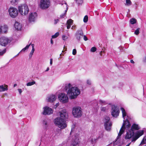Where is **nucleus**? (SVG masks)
Returning a JSON list of instances; mask_svg holds the SVG:
<instances>
[{
    "mask_svg": "<svg viewBox=\"0 0 146 146\" xmlns=\"http://www.w3.org/2000/svg\"><path fill=\"white\" fill-rule=\"evenodd\" d=\"M121 110L122 113V117L124 119L123 122L118 134L117 137L118 138L120 137L123 133L125 130H126L127 133L125 138L126 139H130L133 136L134 132L129 129L131 125L127 118L126 117L127 113L125 110L123 108H121Z\"/></svg>",
    "mask_w": 146,
    "mask_h": 146,
    "instance_id": "obj_1",
    "label": "nucleus"
},
{
    "mask_svg": "<svg viewBox=\"0 0 146 146\" xmlns=\"http://www.w3.org/2000/svg\"><path fill=\"white\" fill-rule=\"evenodd\" d=\"M65 89L66 90L68 89L67 94L72 99L76 98L80 93V91L77 87H72L70 84H66Z\"/></svg>",
    "mask_w": 146,
    "mask_h": 146,
    "instance_id": "obj_2",
    "label": "nucleus"
},
{
    "mask_svg": "<svg viewBox=\"0 0 146 146\" xmlns=\"http://www.w3.org/2000/svg\"><path fill=\"white\" fill-rule=\"evenodd\" d=\"M54 122L56 125L61 129H64L67 127V124L64 119L61 117L56 118L54 119Z\"/></svg>",
    "mask_w": 146,
    "mask_h": 146,
    "instance_id": "obj_3",
    "label": "nucleus"
},
{
    "mask_svg": "<svg viewBox=\"0 0 146 146\" xmlns=\"http://www.w3.org/2000/svg\"><path fill=\"white\" fill-rule=\"evenodd\" d=\"M18 9L19 12L22 15H26L29 12L28 7L25 4L23 6L21 5L19 6Z\"/></svg>",
    "mask_w": 146,
    "mask_h": 146,
    "instance_id": "obj_4",
    "label": "nucleus"
},
{
    "mask_svg": "<svg viewBox=\"0 0 146 146\" xmlns=\"http://www.w3.org/2000/svg\"><path fill=\"white\" fill-rule=\"evenodd\" d=\"M50 1L49 0H40V6L42 9H46L50 6Z\"/></svg>",
    "mask_w": 146,
    "mask_h": 146,
    "instance_id": "obj_5",
    "label": "nucleus"
},
{
    "mask_svg": "<svg viewBox=\"0 0 146 146\" xmlns=\"http://www.w3.org/2000/svg\"><path fill=\"white\" fill-rule=\"evenodd\" d=\"M72 112L73 115L75 117H80L82 114V109L79 107L73 108Z\"/></svg>",
    "mask_w": 146,
    "mask_h": 146,
    "instance_id": "obj_6",
    "label": "nucleus"
},
{
    "mask_svg": "<svg viewBox=\"0 0 146 146\" xmlns=\"http://www.w3.org/2000/svg\"><path fill=\"white\" fill-rule=\"evenodd\" d=\"M58 98L60 102L63 104L67 103L68 102V98L66 94L61 93L58 96Z\"/></svg>",
    "mask_w": 146,
    "mask_h": 146,
    "instance_id": "obj_7",
    "label": "nucleus"
},
{
    "mask_svg": "<svg viewBox=\"0 0 146 146\" xmlns=\"http://www.w3.org/2000/svg\"><path fill=\"white\" fill-rule=\"evenodd\" d=\"M111 110V115L113 117H116L119 115V109L116 106L112 105Z\"/></svg>",
    "mask_w": 146,
    "mask_h": 146,
    "instance_id": "obj_8",
    "label": "nucleus"
},
{
    "mask_svg": "<svg viewBox=\"0 0 146 146\" xmlns=\"http://www.w3.org/2000/svg\"><path fill=\"white\" fill-rule=\"evenodd\" d=\"M9 12L10 16L13 18L17 17L18 13L17 9L13 7L10 8L9 9Z\"/></svg>",
    "mask_w": 146,
    "mask_h": 146,
    "instance_id": "obj_9",
    "label": "nucleus"
},
{
    "mask_svg": "<svg viewBox=\"0 0 146 146\" xmlns=\"http://www.w3.org/2000/svg\"><path fill=\"white\" fill-rule=\"evenodd\" d=\"M100 137V136L97 137L94 135L92 136L88 139V143L90 144L91 146H94Z\"/></svg>",
    "mask_w": 146,
    "mask_h": 146,
    "instance_id": "obj_10",
    "label": "nucleus"
},
{
    "mask_svg": "<svg viewBox=\"0 0 146 146\" xmlns=\"http://www.w3.org/2000/svg\"><path fill=\"white\" fill-rule=\"evenodd\" d=\"M10 42V40L7 37L3 36L0 38V44L2 46H5Z\"/></svg>",
    "mask_w": 146,
    "mask_h": 146,
    "instance_id": "obj_11",
    "label": "nucleus"
},
{
    "mask_svg": "<svg viewBox=\"0 0 146 146\" xmlns=\"http://www.w3.org/2000/svg\"><path fill=\"white\" fill-rule=\"evenodd\" d=\"M60 115L61 118L64 119L67 118L68 113L65 109H62L60 110L59 111Z\"/></svg>",
    "mask_w": 146,
    "mask_h": 146,
    "instance_id": "obj_12",
    "label": "nucleus"
},
{
    "mask_svg": "<svg viewBox=\"0 0 146 146\" xmlns=\"http://www.w3.org/2000/svg\"><path fill=\"white\" fill-rule=\"evenodd\" d=\"M79 143L78 135L76 134L72 140V144L73 146H78Z\"/></svg>",
    "mask_w": 146,
    "mask_h": 146,
    "instance_id": "obj_13",
    "label": "nucleus"
},
{
    "mask_svg": "<svg viewBox=\"0 0 146 146\" xmlns=\"http://www.w3.org/2000/svg\"><path fill=\"white\" fill-rule=\"evenodd\" d=\"M44 111L42 113L44 115H50L52 113L53 111L52 109L47 106L43 108Z\"/></svg>",
    "mask_w": 146,
    "mask_h": 146,
    "instance_id": "obj_14",
    "label": "nucleus"
},
{
    "mask_svg": "<svg viewBox=\"0 0 146 146\" xmlns=\"http://www.w3.org/2000/svg\"><path fill=\"white\" fill-rule=\"evenodd\" d=\"M76 39L78 41H80V38L83 36V33L81 30L77 31L75 35Z\"/></svg>",
    "mask_w": 146,
    "mask_h": 146,
    "instance_id": "obj_15",
    "label": "nucleus"
},
{
    "mask_svg": "<svg viewBox=\"0 0 146 146\" xmlns=\"http://www.w3.org/2000/svg\"><path fill=\"white\" fill-rule=\"evenodd\" d=\"M37 16V14L36 13H31L29 17V20L30 22H34Z\"/></svg>",
    "mask_w": 146,
    "mask_h": 146,
    "instance_id": "obj_16",
    "label": "nucleus"
},
{
    "mask_svg": "<svg viewBox=\"0 0 146 146\" xmlns=\"http://www.w3.org/2000/svg\"><path fill=\"white\" fill-rule=\"evenodd\" d=\"M56 95L51 94L48 96L47 99L48 102H53L56 100Z\"/></svg>",
    "mask_w": 146,
    "mask_h": 146,
    "instance_id": "obj_17",
    "label": "nucleus"
},
{
    "mask_svg": "<svg viewBox=\"0 0 146 146\" xmlns=\"http://www.w3.org/2000/svg\"><path fill=\"white\" fill-rule=\"evenodd\" d=\"M143 133L144 131L143 130H140L138 131L136 133L135 139H133L132 141H135L139 137L142 135L143 134Z\"/></svg>",
    "mask_w": 146,
    "mask_h": 146,
    "instance_id": "obj_18",
    "label": "nucleus"
},
{
    "mask_svg": "<svg viewBox=\"0 0 146 146\" xmlns=\"http://www.w3.org/2000/svg\"><path fill=\"white\" fill-rule=\"evenodd\" d=\"M140 129V127L138 124L135 123H133L130 128L129 129L130 130L133 131L134 132L135 130H137Z\"/></svg>",
    "mask_w": 146,
    "mask_h": 146,
    "instance_id": "obj_19",
    "label": "nucleus"
},
{
    "mask_svg": "<svg viewBox=\"0 0 146 146\" xmlns=\"http://www.w3.org/2000/svg\"><path fill=\"white\" fill-rule=\"evenodd\" d=\"M8 90V86L5 84L0 85V92H4Z\"/></svg>",
    "mask_w": 146,
    "mask_h": 146,
    "instance_id": "obj_20",
    "label": "nucleus"
},
{
    "mask_svg": "<svg viewBox=\"0 0 146 146\" xmlns=\"http://www.w3.org/2000/svg\"><path fill=\"white\" fill-rule=\"evenodd\" d=\"M105 129L107 131H109L111 129L112 123L111 122H110V123H106L104 124Z\"/></svg>",
    "mask_w": 146,
    "mask_h": 146,
    "instance_id": "obj_21",
    "label": "nucleus"
},
{
    "mask_svg": "<svg viewBox=\"0 0 146 146\" xmlns=\"http://www.w3.org/2000/svg\"><path fill=\"white\" fill-rule=\"evenodd\" d=\"M31 45L32 47V48L29 54V56L30 58H31L32 57V56L34 52L35 51V48H34L35 45H34V44H31Z\"/></svg>",
    "mask_w": 146,
    "mask_h": 146,
    "instance_id": "obj_22",
    "label": "nucleus"
},
{
    "mask_svg": "<svg viewBox=\"0 0 146 146\" xmlns=\"http://www.w3.org/2000/svg\"><path fill=\"white\" fill-rule=\"evenodd\" d=\"M73 24V21L71 19L68 20L67 21V27H70Z\"/></svg>",
    "mask_w": 146,
    "mask_h": 146,
    "instance_id": "obj_23",
    "label": "nucleus"
},
{
    "mask_svg": "<svg viewBox=\"0 0 146 146\" xmlns=\"http://www.w3.org/2000/svg\"><path fill=\"white\" fill-rule=\"evenodd\" d=\"M110 118L109 117L106 116L104 119V124H105V123H110Z\"/></svg>",
    "mask_w": 146,
    "mask_h": 146,
    "instance_id": "obj_24",
    "label": "nucleus"
},
{
    "mask_svg": "<svg viewBox=\"0 0 146 146\" xmlns=\"http://www.w3.org/2000/svg\"><path fill=\"white\" fill-rule=\"evenodd\" d=\"M8 28H0V33H7Z\"/></svg>",
    "mask_w": 146,
    "mask_h": 146,
    "instance_id": "obj_25",
    "label": "nucleus"
},
{
    "mask_svg": "<svg viewBox=\"0 0 146 146\" xmlns=\"http://www.w3.org/2000/svg\"><path fill=\"white\" fill-rule=\"evenodd\" d=\"M120 137L118 138L117 137V140L115 141L113 143H111L109 145V146H110L112 144L113 146H120L119 145V143L117 141V140Z\"/></svg>",
    "mask_w": 146,
    "mask_h": 146,
    "instance_id": "obj_26",
    "label": "nucleus"
},
{
    "mask_svg": "<svg viewBox=\"0 0 146 146\" xmlns=\"http://www.w3.org/2000/svg\"><path fill=\"white\" fill-rule=\"evenodd\" d=\"M146 144V136H144L143 139L139 146Z\"/></svg>",
    "mask_w": 146,
    "mask_h": 146,
    "instance_id": "obj_27",
    "label": "nucleus"
},
{
    "mask_svg": "<svg viewBox=\"0 0 146 146\" xmlns=\"http://www.w3.org/2000/svg\"><path fill=\"white\" fill-rule=\"evenodd\" d=\"M14 27H22L21 25L20 24V23L17 21H16L14 25Z\"/></svg>",
    "mask_w": 146,
    "mask_h": 146,
    "instance_id": "obj_28",
    "label": "nucleus"
},
{
    "mask_svg": "<svg viewBox=\"0 0 146 146\" xmlns=\"http://www.w3.org/2000/svg\"><path fill=\"white\" fill-rule=\"evenodd\" d=\"M132 4V2L130 0H126L125 5L126 6H130Z\"/></svg>",
    "mask_w": 146,
    "mask_h": 146,
    "instance_id": "obj_29",
    "label": "nucleus"
},
{
    "mask_svg": "<svg viewBox=\"0 0 146 146\" xmlns=\"http://www.w3.org/2000/svg\"><path fill=\"white\" fill-rule=\"evenodd\" d=\"M19 0H11V4L13 5H15L18 3Z\"/></svg>",
    "mask_w": 146,
    "mask_h": 146,
    "instance_id": "obj_30",
    "label": "nucleus"
},
{
    "mask_svg": "<svg viewBox=\"0 0 146 146\" xmlns=\"http://www.w3.org/2000/svg\"><path fill=\"white\" fill-rule=\"evenodd\" d=\"M99 102L100 104L102 105H105L107 104V102L106 101L102 100H100Z\"/></svg>",
    "mask_w": 146,
    "mask_h": 146,
    "instance_id": "obj_31",
    "label": "nucleus"
},
{
    "mask_svg": "<svg viewBox=\"0 0 146 146\" xmlns=\"http://www.w3.org/2000/svg\"><path fill=\"white\" fill-rule=\"evenodd\" d=\"M35 84V81H33L31 82H29L27 83L26 85L27 86H32Z\"/></svg>",
    "mask_w": 146,
    "mask_h": 146,
    "instance_id": "obj_32",
    "label": "nucleus"
},
{
    "mask_svg": "<svg viewBox=\"0 0 146 146\" xmlns=\"http://www.w3.org/2000/svg\"><path fill=\"white\" fill-rule=\"evenodd\" d=\"M69 34H68L67 35H63L62 36V39L64 40H65L67 39L68 38V36H69Z\"/></svg>",
    "mask_w": 146,
    "mask_h": 146,
    "instance_id": "obj_33",
    "label": "nucleus"
},
{
    "mask_svg": "<svg viewBox=\"0 0 146 146\" xmlns=\"http://www.w3.org/2000/svg\"><path fill=\"white\" fill-rule=\"evenodd\" d=\"M109 109L108 107L106 106V107H102L101 108V110L102 111H105Z\"/></svg>",
    "mask_w": 146,
    "mask_h": 146,
    "instance_id": "obj_34",
    "label": "nucleus"
},
{
    "mask_svg": "<svg viewBox=\"0 0 146 146\" xmlns=\"http://www.w3.org/2000/svg\"><path fill=\"white\" fill-rule=\"evenodd\" d=\"M59 35V32H57L55 33L54 35H53L52 36V38H54L57 37Z\"/></svg>",
    "mask_w": 146,
    "mask_h": 146,
    "instance_id": "obj_35",
    "label": "nucleus"
},
{
    "mask_svg": "<svg viewBox=\"0 0 146 146\" xmlns=\"http://www.w3.org/2000/svg\"><path fill=\"white\" fill-rule=\"evenodd\" d=\"M136 22V20L134 18H132L130 20V22L131 24H133Z\"/></svg>",
    "mask_w": 146,
    "mask_h": 146,
    "instance_id": "obj_36",
    "label": "nucleus"
},
{
    "mask_svg": "<svg viewBox=\"0 0 146 146\" xmlns=\"http://www.w3.org/2000/svg\"><path fill=\"white\" fill-rule=\"evenodd\" d=\"M31 44H29L28 45H27L25 48H23L21 50L20 52H24L27 49L29 48V46L31 45Z\"/></svg>",
    "mask_w": 146,
    "mask_h": 146,
    "instance_id": "obj_37",
    "label": "nucleus"
},
{
    "mask_svg": "<svg viewBox=\"0 0 146 146\" xmlns=\"http://www.w3.org/2000/svg\"><path fill=\"white\" fill-rule=\"evenodd\" d=\"M75 1L78 5H81L83 2V0H75Z\"/></svg>",
    "mask_w": 146,
    "mask_h": 146,
    "instance_id": "obj_38",
    "label": "nucleus"
},
{
    "mask_svg": "<svg viewBox=\"0 0 146 146\" xmlns=\"http://www.w3.org/2000/svg\"><path fill=\"white\" fill-rule=\"evenodd\" d=\"M88 20V17L87 15L84 16L83 19L84 22V23H86Z\"/></svg>",
    "mask_w": 146,
    "mask_h": 146,
    "instance_id": "obj_39",
    "label": "nucleus"
},
{
    "mask_svg": "<svg viewBox=\"0 0 146 146\" xmlns=\"http://www.w3.org/2000/svg\"><path fill=\"white\" fill-rule=\"evenodd\" d=\"M139 30L140 28H137V29L135 31L134 34L137 35H138L139 33Z\"/></svg>",
    "mask_w": 146,
    "mask_h": 146,
    "instance_id": "obj_40",
    "label": "nucleus"
},
{
    "mask_svg": "<svg viewBox=\"0 0 146 146\" xmlns=\"http://www.w3.org/2000/svg\"><path fill=\"white\" fill-rule=\"evenodd\" d=\"M76 126V125L75 124H73V125H72V128H71V130L70 132V133L72 134V133L73 132V131H74V129L75 127Z\"/></svg>",
    "mask_w": 146,
    "mask_h": 146,
    "instance_id": "obj_41",
    "label": "nucleus"
},
{
    "mask_svg": "<svg viewBox=\"0 0 146 146\" xmlns=\"http://www.w3.org/2000/svg\"><path fill=\"white\" fill-rule=\"evenodd\" d=\"M96 50V47H93L92 48L90 49V51L92 52H94Z\"/></svg>",
    "mask_w": 146,
    "mask_h": 146,
    "instance_id": "obj_42",
    "label": "nucleus"
},
{
    "mask_svg": "<svg viewBox=\"0 0 146 146\" xmlns=\"http://www.w3.org/2000/svg\"><path fill=\"white\" fill-rule=\"evenodd\" d=\"M6 52V49H5L2 51H0V55H2Z\"/></svg>",
    "mask_w": 146,
    "mask_h": 146,
    "instance_id": "obj_43",
    "label": "nucleus"
},
{
    "mask_svg": "<svg viewBox=\"0 0 146 146\" xmlns=\"http://www.w3.org/2000/svg\"><path fill=\"white\" fill-rule=\"evenodd\" d=\"M76 53V50L75 49H73L72 51V54L75 55Z\"/></svg>",
    "mask_w": 146,
    "mask_h": 146,
    "instance_id": "obj_44",
    "label": "nucleus"
},
{
    "mask_svg": "<svg viewBox=\"0 0 146 146\" xmlns=\"http://www.w3.org/2000/svg\"><path fill=\"white\" fill-rule=\"evenodd\" d=\"M143 62L146 63V55L143 57Z\"/></svg>",
    "mask_w": 146,
    "mask_h": 146,
    "instance_id": "obj_45",
    "label": "nucleus"
},
{
    "mask_svg": "<svg viewBox=\"0 0 146 146\" xmlns=\"http://www.w3.org/2000/svg\"><path fill=\"white\" fill-rule=\"evenodd\" d=\"M66 15V14L64 13L60 15V17L61 18H64L65 17Z\"/></svg>",
    "mask_w": 146,
    "mask_h": 146,
    "instance_id": "obj_46",
    "label": "nucleus"
},
{
    "mask_svg": "<svg viewBox=\"0 0 146 146\" xmlns=\"http://www.w3.org/2000/svg\"><path fill=\"white\" fill-rule=\"evenodd\" d=\"M21 28H15V31H21Z\"/></svg>",
    "mask_w": 146,
    "mask_h": 146,
    "instance_id": "obj_47",
    "label": "nucleus"
},
{
    "mask_svg": "<svg viewBox=\"0 0 146 146\" xmlns=\"http://www.w3.org/2000/svg\"><path fill=\"white\" fill-rule=\"evenodd\" d=\"M54 24H56L59 21V20L58 19H55Z\"/></svg>",
    "mask_w": 146,
    "mask_h": 146,
    "instance_id": "obj_48",
    "label": "nucleus"
},
{
    "mask_svg": "<svg viewBox=\"0 0 146 146\" xmlns=\"http://www.w3.org/2000/svg\"><path fill=\"white\" fill-rule=\"evenodd\" d=\"M84 39L85 41H86L88 40V38L85 35L84 36Z\"/></svg>",
    "mask_w": 146,
    "mask_h": 146,
    "instance_id": "obj_49",
    "label": "nucleus"
},
{
    "mask_svg": "<svg viewBox=\"0 0 146 146\" xmlns=\"http://www.w3.org/2000/svg\"><path fill=\"white\" fill-rule=\"evenodd\" d=\"M87 83L88 84L90 85L91 84V81L89 80H88L87 81Z\"/></svg>",
    "mask_w": 146,
    "mask_h": 146,
    "instance_id": "obj_50",
    "label": "nucleus"
},
{
    "mask_svg": "<svg viewBox=\"0 0 146 146\" xmlns=\"http://www.w3.org/2000/svg\"><path fill=\"white\" fill-rule=\"evenodd\" d=\"M52 59L51 58L50 60V65H52Z\"/></svg>",
    "mask_w": 146,
    "mask_h": 146,
    "instance_id": "obj_51",
    "label": "nucleus"
},
{
    "mask_svg": "<svg viewBox=\"0 0 146 146\" xmlns=\"http://www.w3.org/2000/svg\"><path fill=\"white\" fill-rule=\"evenodd\" d=\"M18 90L20 94H21L22 92V90L21 89H18Z\"/></svg>",
    "mask_w": 146,
    "mask_h": 146,
    "instance_id": "obj_52",
    "label": "nucleus"
},
{
    "mask_svg": "<svg viewBox=\"0 0 146 146\" xmlns=\"http://www.w3.org/2000/svg\"><path fill=\"white\" fill-rule=\"evenodd\" d=\"M43 123L45 125H47V123L45 121H43Z\"/></svg>",
    "mask_w": 146,
    "mask_h": 146,
    "instance_id": "obj_53",
    "label": "nucleus"
},
{
    "mask_svg": "<svg viewBox=\"0 0 146 146\" xmlns=\"http://www.w3.org/2000/svg\"><path fill=\"white\" fill-rule=\"evenodd\" d=\"M50 43L51 44H53V42L52 40V38L50 40Z\"/></svg>",
    "mask_w": 146,
    "mask_h": 146,
    "instance_id": "obj_54",
    "label": "nucleus"
},
{
    "mask_svg": "<svg viewBox=\"0 0 146 146\" xmlns=\"http://www.w3.org/2000/svg\"><path fill=\"white\" fill-rule=\"evenodd\" d=\"M59 103H57L55 105V106H56V107H58L59 105Z\"/></svg>",
    "mask_w": 146,
    "mask_h": 146,
    "instance_id": "obj_55",
    "label": "nucleus"
},
{
    "mask_svg": "<svg viewBox=\"0 0 146 146\" xmlns=\"http://www.w3.org/2000/svg\"><path fill=\"white\" fill-rule=\"evenodd\" d=\"M130 62L131 63L134 64V62L133 60H130Z\"/></svg>",
    "mask_w": 146,
    "mask_h": 146,
    "instance_id": "obj_56",
    "label": "nucleus"
},
{
    "mask_svg": "<svg viewBox=\"0 0 146 146\" xmlns=\"http://www.w3.org/2000/svg\"><path fill=\"white\" fill-rule=\"evenodd\" d=\"M49 70V68L48 67L47 68L46 70H45V71L47 72V71H48Z\"/></svg>",
    "mask_w": 146,
    "mask_h": 146,
    "instance_id": "obj_57",
    "label": "nucleus"
},
{
    "mask_svg": "<svg viewBox=\"0 0 146 146\" xmlns=\"http://www.w3.org/2000/svg\"><path fill=\"white\" fill-rule=\"evenodd\" d=\"M67 10H68V8H67L66 9V10L65 11V13H65L66 14V13L67 11Z\"/></svg>",
    "mask_w": 146,
    "mask_h": 146,
    "instance_id": "obj_58",
    "label": "nucleus"
},
{
    "mask_svg": "<svg viewBox=\"0 0 146 146\" xmlns=\"http://www.w3.org/2000/svg\"><path fill=\"white\" fill-rule=\"evenodd\" d=\"M4 27H5V28L7 27V26L6 25H5L4 26Z\"/></svg>",
    "mask_w": 146,
    "mask_h": 146,
    "instance_id": "obj_59",
    "label": "nucleus"
},
{
    "mask_svg": "<svg viewBox=\"0 0 146 146\" xmlns=\"http://www.w3.org/2000/svg\"><path fill=\"white\" fill-rule=\"evenodd\" d=\"M17 86V84H15L14 85V87H15L16 86Z\"/></svg>",
    "mask_w": 146,
    "mask_h": 146,
    "instance_id": "obj_60",
    "label": "nucleus"
},
{
    "mask_svg": "<svg viewBox=\"0 0 146 146\" xmlns=\"http://www.w3.org/2000/svg\"><path fill=\"white\" fill-rule=\"evenodd\" d=\"M40 145H41V143L40 142V144L38 145L39 146H40Z\"/></svg>",
    "mask_w": 146,
    "mask_h": 146,
    "instance_id": "obj_61",
    "label": "nucleus"
},
{
    "mask_svg": "<svg viewBox=\"0 0 146 146\" xmlns=\"http://www.w3.org/2000/svg\"><path fill=\"white\" fill-rule=\"evenodd\" d=\"M65 4L66 5V6H67V4L66 3H65Z\"/></svg>",
    "mask_w": 146,
    "mask_h": 146,
    "instance_id": "obj_62",
    "label": "nucleus"
},
{
    "mask_svg": "<svg viewBox=\"0 0 146 146\" xmlns=\"http://www.w3.org/2000/svg\"><path fill=\"white\" fill-rule=\"evenodd\" d=\"M19 53H18V54H17L16 56H18L19 55Z\"/></svg>",
    "mask_w": 146,
    "mask_h": 146,
    "instance_id": "obj_63",
    "label": "nucleus"
},
{
    "mask_svg": "<svg viewBox=\"0 0 146 146\" xmlns=\"http://www.w3.org/2000/svg\"><path fill=\"white\" fill-rule=\"evenodd\" d=\"M119 15H122V14H121V13H120Z\"/></svg>",
    "mask_w": 146,
    "mask_h": 146,
    "instance_id": "obj_64",
    "label": "nucleus"
}]
</instances>
